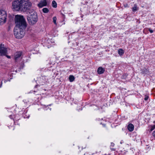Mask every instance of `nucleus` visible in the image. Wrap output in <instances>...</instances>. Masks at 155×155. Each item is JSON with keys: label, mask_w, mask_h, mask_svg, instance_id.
Returning <instances> with one entry per match:
<instances>
[{"label": "nucleus", "mask_w": 155, "mask_h": 155, "mask_svg": "<svg viewBox=\"0 0 155 155\" xmlns=\"http://www.w3.org/2000/svg\"><path fill=\"white\" fill-rule=\"evenodd\" d=\"M114 144L113 143V142H112L111 143L110 145V147H112L114 146Z\"/></svg>", "instance_id": "6ab92c4d"}, {"label": "nucleus", "mask_w": 155, "mask_h": 155, "mask_svg": "<svg viewBox=\"0 0 155 155\" xmlns=\"http://www.w3.org/2000/svg\"><path fill=\"white\" fill-rule=\"evenodd\" d=\"M16 117H15L14 115H9V117L11 119H13L14 120H18L19 119V118L18 117H19V115L18 114L16 115Z\"/></svg>", "instance_id": "1a4fd4ad"}, {"label": "nucleus", "mask_w": 155, "mask_h": 155, "mask_svg": "<svg viewBox=\"0 0 155 155\" xmlns=\"http://www.w3.org/2000/svg\"><path fill=\"white\" fill-rule=\"evenodd\" d=\"M118 52V54L120 56L123 55L124 53L123 50L122 49H119Z\"/></svg>", "instance_id": "9b49d317"}, {"label": "nucleus", "mask_w": 155, "mask_h": 155, "mask_svg": "<svg viewBox=\"0 0 155 155\" xmlns=\"http://www.w3.org/2000/svg\"><path fill=\"white\" fill-rule=\"evenodd\" d=\"M7 16V13L5 10H0V24H4L5 22Z\"/></svg>", "instance_id": "20e7f679"}, {"label": "nucleus", "mask_w": 155, "mask_h": 155, "mask_svg": "<svg viewBox=\"0 0 155 155\" xmlns=\"http://www.w3.org/2000/svg\"><path fill=\"white\" fill-rule=\"evenodd\" d=\"M53 22L54 23L55 25H57L56 23V20L57 18L56 17H53Z\"/></svg>", "instance_id": "dca6fc26"}, {"label": "nucleus", "mask_w": 155, "mask_h": 155, "mask_svg": "<svg viewBox=\"0 0 155 155\" xmlns=\"http://www.w3.org/2000/svg\"><path fill=\"white\" fill-rule=\"evenodd\" d=\"M31 6V3L28 0H15L12 3V8L17 11L27 10L30 8Z\"/></svg>", "instance_id": "f03ea898"}, {"label": "nucleus", "mask_w": 155, "mask_h": 155, "mask_svg": "<svg viewBox=\"0 0 155 155\" xmlns=\"http://www.w3.org/2000/svg\"><path fill=\"white\" fill-rule=\"evenodd\" d=\"M15 22L16 26L14 30V35L16 38H21L24 36V30L27 26L26 23L23 16L19 15L15 16Z\"/></svg>", "instance_id": "f257e3e1"}, {"label": "nucleus", "mask_w": 155, "mask_h": 155, "mask_svg": "<svg viewBox=\"0 0 155 155\" xmlns=\"http://www.w3.org/2000/svg\"><path fill=\"white\" fill-rule=\"evenodd\" d=\"M153 126H155V125H153Z\"/></svg>", "instance_id": "a878e982"}, {"label": "nucleus", "mask_w": 155, "mask_h": 155, "mask_svg": "<svg viewBox=\"0 0 155 155\" xmlns=\"http://www.w3.org/2000/svg\"><path fill=\"white\" fill-rule=\"evenodd\" d=\"M146 29H148L149 31L151 33H153V31L150 28H147Z\"/></svg>", "instance_id": "a211bd4d"}, {"label": "nucleus", "mask_w": 155, "mask_h": 155, "mask_svg": "<svg viewBox=\"0 0 155 155\" xmlns=\"http://www.w3.org/2000/svg\"><path fill=\"white\" fill-rule=\"evenodd\" d=\"M155 128V127H152L151 129H149L147 130V131L149 133H150L152 130Z\"/></svg>", "instance_id": "f3484780"}, {"label": "nucleus", "mask_w": 155, "mask_h": 155, "mask_svg": "<svg viewBox=\"0 0 155 155\" xmlns=\"http://www.w3.org/2000/svg\"><path fill=\"white\" fill-rule=\"evenodd\" d=\"M7 48L4 47V45L1 44L0 45V56L6 55L7 53Z\"/></svg>", "instance_id": "39448f33"}, {"label": "nucleus", "mask_w": 155, "mask_h": 155, "mask_svg": "<svg viewBox=\"0 0 155 155\" xmlns=\"http://www.w3.org/2000/svg\"><path fill=\"white\" fill-rule=\"evenodd\" d=\"M105 71L104 68H103L101 67H99L97 71V73L99 74H101L103 73Z\"/></svg>", "instance_id": "6e6552de"}, {"label": "nucleus", "mask_w": 155, "mask_h": 155, "mask_svg": "<svg viewBox=\"0 0 155 155\" xmlns=\"http://www.w3.org/2000/svg\"><path fill=\"white\" fill-rule=\"evenodd\" d=\"M111 148V149L112 150H115V149L113 148H111V147H110Z\"/></svg>", "instance_id": "b1692460"}, {"label": "nucleus", "mask_w": 155, "mask_h": 155, "mask_svg": "<svg viewBox=\"0 0 155 155\" xmlns=\"http://www.w3.org/2000/svg\"><path fill=\"white\" fill-rule=\"evenodd\" d=\"M52 7L54 8H56L57 7V4L56 2L54 0L52 2Z\"/></svg>", "instance_id": "ddd939ff"}, {"label": "nucleus", "mask_w": 155, "mask_h": 155, "mask_svg": "<svg viewBox=\"0 0 155 155\" xmlns=\"http://www.w3.org/2000/svg\"><path fill=\"white\" fill-rule=\"evenodd\" d=\"M69 81L70 82H72L74 80L75 78L72 75H71L69 76Z\"/></svg>", "instance_id": "f8f14e48"}, {"label": "nucleus", "mask_w": 155, "mask_h": 155, "mask_svg": "<svg viewBox=\"0 0 155 155\" xmlns=\"http://www.w3.org/2000/svg\"><path fill=\"white\" fill-rule=\"evenodd\" d=\"M124 7H125V8H128L129 7L128 5L127 4H124Z\"/></svg>", "instance_id": "412c9836"}, {"label": "nucleus", "mask_w": 155, "mask_h": 155, "mask_svg": "<svg viewBox=\"0 0 155 155\" xmlns=\"http://www.w3.org/2000/svg\"><path fill=\"white\" fill-rule=\"evenodd\" d=\"M47 5V3L46 0L41 1L38 4V6L40 8H42L43 6H46Z\"/></svg>", "instance_id": "0eeeda50"}, {"label": "nucleus", "mask_w": 155, "mask_h": 155, "mask_svg": "<svg viewBox=\"0 0 155 155\" xmlns=\"http://www.w3.org/2000/svg\"><path fill=\"white\" fill-rule=\"evenodd\" d=\"M139 9V8L137 7V5L136 4L134 5V7L132 8V11L134 12L138 10Z\"/></svg>", "instance_id": "9d476101"}, {"label": "nucleus", "mask_w": 155, "mask_h": 155, "mask_svg": "<svg viewBox=\"0 0 155 155\" xmlns=\"http://www.w3.org/2000/svg\"><path fill=\"white\" fill-rule=\"evenodd\" d=\"M42 11L44 13H48L49 10L47 8H45L42 9Z\"/></svg>", "instance_id": "4468645a"}, {"label": "nucleus", "mask_w": 155, "mask_h": 155, "mask_svg": "<svg viewBox=\"0 0 155 155\" xmlns=\"http://www.w3.org/2000/svg\"><path fill=\"white\" fill-rule=\"evenodd\" d=\"M128 126H134L133 124H130Z\"/></svg>", "instance_id": "5701e85b"}, {"label": "nucleus", "mask_w": 155, "mask_h": 155, "mask_svg": "<svg viewBox=\"0 0 155 155\" xmlns=\"http://www.w3.org/2000/svg\"><path fill=\"white\" fill-rule=\"evenodd\" d=\"M152 134L153 136L154 137V138H155V130L153 131L152 133Z\"/></svg>", "instance_id": "4be33fe9"}, {"label": "nucleus", "mask_w": 155, "mask_h": 155, "mask_svg": "<svg viewBox=\"0 0 155 155\" xmlns=\"http://www.w3.org/2000/svg\"><path fill=\"white\" fill-rule=\"evenodd\" d=\"M7 57L8 58H10V57L9 56H7Z\"/></svg>", "instance_id": "393cba45"}, {"label": "nucleus", "mask_w": 155, "mask_h": 155, "mask_svg": "<svg viewBox=\"0 0 155 155\" xmlns=\"http://www.w3.org/2000/svg\"><path fill=\"white\" fill-rule=\"evenodd\" d=\"M22 52L21 51H17L14 54V59L15 61H17L21 58V56Z\"/></svg>", "instance_id": "423d86ee"}, {"label": "nucleus", "mask_w": 155, "mask_h": 155, "mask_svg": "<svg viewBox=\"0 0 155 155\" xmlns=\"http://www.w3.org/2000/svg\"><path fill=\"white\" fill-rule=\"evenodd\" d=\"M148 96L147 95H145V97L144 98V100L145 101H147L148 98Z\"/></svg>", "instance_id": "aec40b11"}, {"label": "nucleus", "mask_w": 155, "mask_h": 155, "mask_svg": "<svg viewBox=\"0 0 155 155\" xmlns=\"http://www.w3.org/2000/svg\"><path fill=\"white\" fill-rule=\"evenodd\" d=\"M27 20L29 24L33 25L35 24L38 20V18L36 13L35 12L29 13L27 17Z\"/></svg>", "instance_id": "7ed1b4c3"}, {"label": "nucleus", "mask_w": 155, "mask_h": 155, "mask_svg": "<svg viewBox=\"0 0 155 155\" xmlns=\"http://www.w3.org/2000/svg\"><path fill=\"white\" fill-rule=\"evenodd\" d=\"M134 127H127V129L130 131V132L134 130Z\"/></svg>", "instance_id": "2eb2a0df"}]
</instances>
